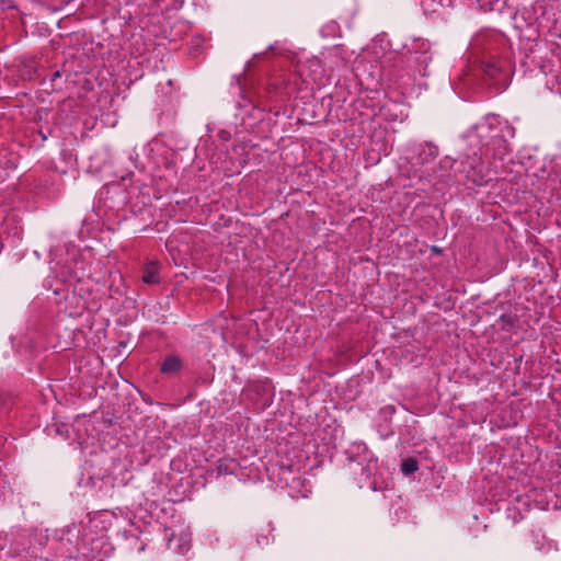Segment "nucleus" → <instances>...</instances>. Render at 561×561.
<instances>
[{"mask_svg": "<svg viewBox=\"0 0 561 561\" xmlns=\"http://www.w3.org/2000/svg\"><path fill=\"white\" fill-rule=\"evenodd\" d=\"M237 463L233 460H219L217 466V472L219 474H233Z\"/></svg>", "mask_w": 561, "mask_h": 561, "instance_id": "39448f33", "label": "nucleus"}, {"mask_svg": "<svg viewBox=\"0 0 561 561\" xmlns=\"http://www.w3.org/2000/svg\"><path fill=\"white\" fill-rule=\"evenodd\" d=\"M511 151L507 140L501 136H494L486 145L485 154H491L494 162L502 161Z\"/></svg>", "mask_w": 561, "mask_h": 561, "instance_id": "f257e3e1", "label": "nucleus"}, {"mask_svg": "<svg viewBox=\"0 0 561 561\" xmlns=\"http://www.w3.org/2000/svg\"><path fill=\"white\" fill-rule=\"evenodd\" d=\"M402 472L405 474L413 473L417 470V462L416 460L409 458L408 460H404L401 466Z\"/></svg>", "mask_w": 561, "mask_h": 561, "instance_id": "423d86ee", "label": "nucleus"}, {"mask_svg": "<svg viewBox=\"0 0 561 561\" xmlns=\"http://www.w3.org/2000/svg\"><path fill=\"white\" fill-rule=\"evenodd\" d=\"M160 265L158 262H148L144 265L141 272V280L148 285H156L160 283Z\"/></svg>", "mask_w": 561, "mask_h": 561, "instance_id": "f03ea898", "label": "nucleus"}, {"mask_svg": "<svg viewBox=\"0 0 561 561\" xmlns=\"http://www.w3.org/2000/svg\"><path fill=\"white\" fill-rule=\"evenodd\" d=\"M60 77V72L59 71H55L53 73V80H55L56 78H59Z\"/></svg>", "mask_w": 561, "mask_h": 561, "instance_id": "6e6552de", "label": "nucleus"}, {"mask_svg": "<svg viewBox=\"0 0 561 561\" xmlns=\"http://www.w3.org/2000/svg\"><path fill=\"white\" fill-rule=\"evenodd\" d=\"M274 536H273V527L271 524L265 525L260 529V531L256 534V543L259 547H265L273 542Z\"/></svg>", "mask_w": 561, "mask_h": 561, "instance_id": "20e7f679", "label": "nucleus"}, {"mask_svg": "<svg viewBox=\"0 0 561 561\" xmlns=\"http://www.w3.org/2000/svg\"><path fill=\"white\" fill-rule=\"evenodd\" d=\"M183 367L182 359L176 355H168L160 367L161 373L163 374H175L180 371Z\"/></svg>", "mask_w": 561, "mask_h": 561, "instance_id": "7ed1b4c3", "label": "nucleus"}, {"mask_svg": "<svg viewBox=\"0 0 561 561\" xmlns=\"http://www.w3.org/2000/svg\"><path fill=\"white\" fill-rule=\"evenodd\" d=\"M500 71H501V69L494 64H488L484 67L485 75H488L490 78H493V79H495L497 77Z\"/></svg>", "mask_w": 561, "mask_h": 561, "instance_id": "0eeeda50", "label": "nucleus"}]
</instances>
